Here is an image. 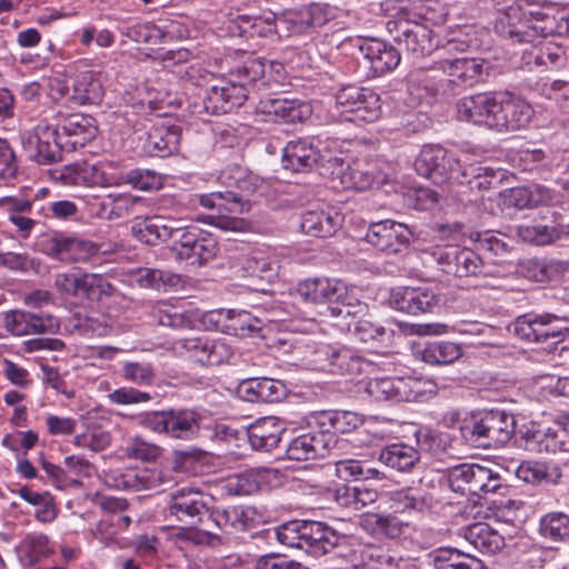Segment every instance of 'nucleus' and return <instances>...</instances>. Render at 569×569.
I'll return each mask as SVG.
<instances>
[{
	"mask_svg": "<svg viewBox=\"0 0 569 569\" xmlns=\"http://www.w3.org/2000/svg\"><path fill=\"white\" fill-rule=\"evenodd\" d=\"M338 9L326 2H311L283 11L277 16L271 10L258 14H238L229 27L232 34L253 39L270 38L281 32L307 34L328 24L337 18Z\"/></svg>",
	"mask_w": 569,
	"mask_h": 569,
	"instance_id": "nucleus-1",
	"label": "nucleus"
},
{
	"mask_svg": "<svg viewBox=\"0 0 569 569\" xmlns=\"http://www.w3.org/2000/svg\"><path fill=\"white\" fill-rule=\"evenodd\" d=\"M138 425L172 441H216L237 438L238 431L218 420L206 409L164 407L137 417Z\"/></svg>",
	"mask_w": 569,
	"mask_h": 569,
	"instance_id": "nucleus-2",
	"label": "nucleus"
},
{
	"mask_svg": "<svg viewBox=\"0 0 569 569\" xmlns=\"http://www.w3.org/2000/svg\"><path fill=\"white\" fill-rule=\"evenodd\" d=\"M173 221L154 216L132 227L133 236L148 246L171 241L170 251L174 259L189 266L202 267L212 261L219 252L214 234L198 227H176Z\"/></svg>",
	"mask_w": 569,
	"mask_h": 569,
	"instance_id": "nucleus-3",
	"label": "nucleus"
},
{
	"mask_svg": "<svg viewBox=\"0 0 569 569\" xmlns=\"http://www.w3.org/2000/svg\"><path fill=\"white\" fill-rule=\"evenodd\" d=\"M458 118L498 132L525 129L533 117L529 102L509 91H487L456 103Z\"/></svg>",
	"mask_w": 569,
	"mask_h": 569,
	"instance_id": "nucleus-4",
	"label": "nucleus"
},
{
	"mask_svg": "<svg viewBox=\"0 0 569 569\" xmlns=\"http://www.w3.org/2000/svg\"><path fill=\"white\" fill-rule=\"evenodd\" d=\"M283 71L280 62L268 61L263 58H249L242 64L232 69L228 81L210 87L202 99V110L207 114L217 116L231 112L241 107L251 92L266 87L270 73Z\"/></svg>",
	"mask_w": 569,
	"mask_h": 569,
	"instance_id": "nucleus-5",
	"label": "nucleus"
},
{
	"mask_svg": "<svg viewBox=\"0 0 569 569\" xmlns=\"http://www.w3.org/2000/svg\"><path fill=\"white\" fill-rule=\"evenodd\" d=\"M440 67L447 71V78L436 79L433 68L411 72L408 78L409 93L428 103L438 97L449 98L482 81L489 69L483 59L467 57L445 60Z\"/></svg>",
	"mask_w": 569,
	"mask_h": 569,
	"instance_id": "nucleus-6",
	"label": "nucleus"
},
{
	"mask_svg": "<svg viewBox=\"0 0 569 569\" xmlns=\"http://www.w3.org/2000/svg\"><path fill=\"white\" fill-rule=\"evenodd\" d=\"M515 416L503 409L491 408L472 411L460 427L462 439L479 449L507 445L516 433Z\"/></svg>",
	"mask_w": 569,
	"mask_h": 569,
	"instance_id": "nucleus-7",
	"label": "nucleus"
},
{
	"mask_svg": "<svg viewBox=\"0 0 569 569\" xmlns=\"http://www.w3.org/2000/svg\"><path fill=\"white\" fill-rule=\"evenodd\" d=\"M446 481L451 491L477 505L489 495L505 496L508 490L499 472L478 463H460L449 468Z\"/></svg>",
	"mask_w": 569,
	"mask_h": 569,
	"instance_id": "nucleus-8",
	"label": "nucleus"
},
{
	"mask_svg": "<svg viewBox=\"0 0 569 569\" xmlns=\"http://www.w3.org/2000/svg\"><path fill=\"white\" fill-rule=\"evenodd\" d=\"M400 52L413 61L430 56L440 46L439 37L426 23L412 20L409 13L399 12L397 18L387 22Z\"/></svg>",
	"mask_w": 569,
	"mask_h": 569,
	"instance_id": "nucleus-9",
	"label": "nucleus"
},
{
	"mask_svg": "<svg viewBox=\"0 0 569 569\" xmlns=\"http://www.w3.org/2000/svg\"><path fill=\"white\" fill-rule=\"evenodd\" d=\"M512 331L522 341L556 346L569 335V318L551 312H528L515 320Z\"/></svg>",
	"mask_w": 569,
	"mask_h": 569,
	"instance_id": "nucleus-10",
	"label": "nucleus"
},
{
	"mask_svg": "<svg viewBox=\"0 0 569 569\" xmlns=\"http://www.w3.org/2000/svg\"><path fill=\"white\" fill-rule=\"evenodd\" d=\"M212 496L193 487H182L168 496L166 517L189 526L208 522Z\"/></svg>",
	"mask_w": 569,
	"mask_h": 569,
	"instance_id": "nucleus-11",
	"label": "nucleus"
},
{
	"mask_svg": "<svg viewBox=\"0 0 569 569\" xmlns=\"http://www.w3.org/2000/svg\"><path fill=\"white\" fill-rule=\"evenodd\" d=\"M336 103L342 113H350L351 121L375 122L382 114L380 96L371 88L357 84L342 86L335 93Z\"/></svg>",
	"mask_w": 569,
	"mask_h": 569,
	"instance_id": "nucleus-12",
	"label": "nucleus"
},
{
	"mask_svg": "<svg viewBox=\"0 0 569 569\" xmlns=\"http://www.w3.org/2000/svg\"><path fill=\"white\" fill-rule=\"evenodd\" d=\"M37 248L43 254L62 262L83 261L99 252V246L92 241L58 232L40 236Z\"/></svg>",
	"mask_w": 569,
	"mask_h": 569,
	"instance_id": "nucleus-13",
	"label": "nucleus"
},
{
	"mask_svg": "<svg viewBox=\"0 0 569 569\" xmlns=\"http://www.w3.org/2000/svg\"><path fill=\"white\" fill-rule=\"evenodd\" d=\"M53 121L51 126L59 134L60 142L67 152L84 147L98 133L97 120L90 114L58 112Z\"/></svg>",
	"mask_w": 569,
	"mask_h": 569,
	"instance_id": "nucleus-14",
	"label": "nucleus"
},
{
	"mask_svg": "<svg viewBox=\"0 0 569 569\" xmlns=\"http://www.w3.org/2000/svg\"><path fill=\"white\" fill-rule=\"evenodd\" d=\"M54 283L60 292L90 301H101L116 292V287L98 273H60Z\"/></svg>",
	"mask_w": 569,
	"mask_h": 569,
	"instance_id": "nucleus-15",
	"label": "nucleus"
},
{
	"mask_svg": "<svg viewBox=\"0 0 569 569\" xmlns=\"http://www.w3.org/2000/svg\"><path fill=\"white\" fill-rule=\"evenodd\" d=\"M432 256L447 274L458 278L485 274L483 260L473 249L450 244L436 249Z\"/></svg>",
	"mask_w": 569,
	"mask_h": 569,
	"instance_id": "nucleus-16",
	"label": "nucleus"
},
{
	"mask_svg": "<svg viewBox=\"0 0 569 569\" xmlns=\"http://www.w3.org/2000/svg\"><path fill=\"white\" fill-rule=\"evenodd\" d=\"M440 293L437 288L420 287H397L390 292V306L400 312L419 316L433 313L440 306Z\"/></svg>",
	"mask_w": 569,
	"mask_h": 569,
	"instance_id": "nucleus-17",
	"label": "nucleus"
},
{
	"mask_svg": "<svg viewBox=\"0 0 569 569\" xmlns=\"http://www.w3.org/2000/svg\"><path fill=\"white\" fill-rule=\"evenodd\" d=\"M456 167V154L439 144L423 146L415 160L417 173L436 184L450 181Z\"/></svg>",
	"mask_w": 569,
	"mask_h": 569,
	"instance_id": "nucleus-18",
	"label": "nucleus"
},
{
	"mask_svg": "<svg viewBox=\"0 0 569 569\" xmlns=\"http://www.w3.org/2000/svg\"><path fill=\"white\" fill-rule=\"evenodd\" d=\"M214 316H218V318L224 317L228 321L223 326L226 331L239 338H264L266 331H269V326L274 321L270 317V312L260 309L254 311L230 309L217 313L211 312L208 315L210 321H213Z\"/></svg>",
	"mask_w": 569,
	"mask_h": 569,
	"instance_id": "nucleus-19",
	"label": "nucleus"
},
{
	"mask_svg": "<svg viewBox=\"0 0 569 569\" xmlns=\"http://www.w3.org/2000/svg\"><path fill=\"white\" fill-rule=\"evenodd\" d=\"M550 219L519 224L516 229L518 238L530 244L546 246L569 238V218L556 210H548Z\"/></svg>",
	"mask_w": 569,
	"mask_h": 569,
	"instance_id": "nucleus-20",
	"label": "nucleus"
},
{
	"mask_svg": "<svg viewBox=\"0 0 569 569\" xmlns=\"http://www.w3.org/2000/svg\"><path fill=\"white\" fill-rule=\"evenodd\" d=\"M336 447V440L330 432H323L317 426V421L309 425V430L303 432L287 445V458L296 461L322 459Z\"/></svg>",
	"mask_w": 569,
	"mask_h": 569,
	"instance_id": "nucleus-21",
	"label": "nucleus"
},
{
	"mask_svg": "<svg viewBox=\"0 0 569 569\" xmlns=\"http://www.w3.org/2000/svg\"><path fill=\"white\" fill-rule=\"evenodd\" d=\"M365 239L382 252L399 253L410 246L413 232L403 223L381 220L369 224Z\"/></svg>",
	"mask_w": 569,
	"mask_h": 569,
	"instance_id": "nucleus-22",
	"label": "nucleus"
},
{
	"mask_svg": "<svg viewBox=\"0 0 569 569\" xmlns=\"http://www.w3.org/2000/svg\"><path fill=\"white\" fill-rule=\"evenodd\" d=\"M305 537V551L312 557H321L348 545V536L326 521L306 519L302 530Z\"/></svg>",
	"mask_w": 569,
	"mask_h": 569,
	"instance_id": "nucleus-23",
	"label": "nucleus"
},
{
	"mask_svg": "<svg viewBox=\"0 0 569 569\" xmlns=\"http://www.w3.org/2000/svg\"><path fill=\"white\" fill-rule=\"evenodd\" d=\"M353 47L358 48L373 77L382 76L398 67L401 60L399 47H393L389 42L375 38L350 39Z\"/></svg>",
	"mask_w": 569,
	"mask_h": 569,
	"instance_id": "nucleus-24",
	"label": "nucleus"
},
{
	"mask_svg": "<svg viewBox=\"0 0 569 569\" xmlns=\"http://www.w3.org/2000/svg\"><path fill=\"white\" fill-rule=\"evenodd\" d=\"M4 328L14 336L56 333L60 322L43 311L10 310L4 313Z\"/></svg>",
	"mask_w": 569,
	"mask_h": 569,
	"instance_id": "nucleus-25",
	"label": "nucleus"
},
{
	"mask_svg": "<svg viewBox=\"0 0 569 569\" xmlns=\"http://www.w3.org/2000/svg\"><path fill=\"white\" fill-rule=\"evenodd\" d=\"M52 90L74 106L99 103L103 96L102 84L91 71L79 72L71 86L64 81H57Z\"/></svg>",
	"mask_w": 569,
	"mask_h": 569,
	"instance_id": "nucleus-26",
	"label": "nucleus"
},
{
	"mask_svg": "<svg viewBox=\"0 0 569 569\" xmlns=\"http://www.w3.org/2000/svg\"><path fill=\"white\" fill-rule=\"evenodd\" d=\"M257 112L278 123L305 122L312 114L311 106L297 99L263 98L257 104Z\"/></svg>",
	"mask_w": 569,
	"mask_h": 569,
	"instance_id": "nucleus-27",
	"label": "nucleus"
},
{
	"mask_svg": "<svg viewBox=\"0 0 569 569\" xmlns=\"http://www.w3.org/2000/svg\"><path fill=\"white\" fill-rule=\"evenodd\" d=\"M237 395L251 403H276L287 398L289 388L282 380L254 377L242 380L237 387Z\"/></svg>",
	"mask_w": 569,
	"mask_h": 569,
	"instance_id": "nucleus-28",
	"label": "nucleus"
},
{
	"mask_svg": "<svg viewBox=\"0 0 569 569\" xmlns=\"http://www.w3.org/2000/svg\"><path fill=\"white\" fill-rule=\"evenodd\" d=\"M321 160H325V156L312 141L297 139L287 142L282 149L281 167L291 173H308L319 166Z\"/></svg>",
	"mask_w": 569,
	"mask_h": 569,
	"instance_id": "nucleus-29",
	"label": "nucleus"
},
{
	"mask_svg": "<svg viewBox=\"0 0 569 569\" xmlns=\"http://www.w3.org/2000/svg\"><path fill=\"white\" fill-rule=\"evenodd\" d=\"M302 301L313 305H327L330 311L335 301L346 295V283L339 279L309 278L300 281L296 289Z\"/></svg>",
	"mask_w": 569,
	"mask_h": 569,
	"instance_id": "nucleus-30",
	"label": "nucleus"
},
{
	"mask_svg": "<svg viewBox=\"0 0 569 569\" xmlns=\"http://www.w3.org/2000/svg\"><path fill=\"white\" fill-rule=\"evenodd\" d=\"M532 4L509 6L498 18L495 29L499 36L510 39L512 42L531 43L532 32L530 31V16L522 13L531 12Z\"/></svg>",
	"mask_w": 569,
	"mask_h": 569,
	"instance_id": "nucleus-31",
	"label": "nucleus"
},
{
	"mask_svg": "<svg viewBox=\"0 0 569 569\" xmlns=\"http://www.w3.org/2000/svg\"><path fill=\"white\" fill-rule=\"evenodd\" d=\"M181 137L182 128L180 126H153L141 139V148L146 156L168 158L178 153Z\"/></svg>",
	"mask_w": 569,
	"mask_h": 569,
	"instance_id": "nucleus-32",
	"label": "nucleus"
},
{
	"mask_svg": "<svg viewBox=\"0 0 569 569\" xmlns=\"http://www.w3.org/2000/svg\"><path fill=\"white\" fill-rule=\"evenodd\" d=\"M503 178L501 170H495L483 167L480 163L461 164L457 158V167L450 181H455L460 186H466L470 191H486L497 188Z\"/></svg>",
	"mask_w": 569,
	"mask_h": 569,
	"instance_id": "nucleus-33",
	"label": "nucleus"
},
{
	"mask_svg": "<svg viewBox=\"0 0 569 569\" xmlns=\"http://www.w3.org/2000/svg\"><path fill=\"white\" fill-rule=\"evenodd\" d=\"M523 14L531 17L532 40L536 36L543 38L569 36V13L558 12L549 6L532 4L531 12Z\"/></svg>",
	"mask_w": 569,
	"mask_h": 569,
	"instance_id": "nucleus-34",
	"label": "nucleus"
},
{
	"mask_svg": "<svg viewBox=\"0 0 569 569\" xmlns=\"http://www.w3.org/2000/svg\"><path fill=\"white\" fill-rule=\"evenodd\" d=\"M343 217L335 208L306 210L300 216V230L315 238H328L342 227Z\"/></svg>",
	"mask_w": 569,
	"mask_h": 569,
	"instance_id": "nucleus-35",
	"label": "nucleus"
},
{
	"mask_svg": "<svg viewBox=\"0 0 569 569\" xmlns=\"http://www.w3.org/2000/svg\"><path fill=\"white\" fill-rule=\"evenodd\" d=\"M33 149L31 157L39 164H51L62 160L64 146L60 142L59 134L53 127H38L34 134L28 141Z\"/></svg>",
	"mask_w": 569,
	"mask_h": 569,
	"instance_id": "nucleus-36",
	"label": "nucleus"
},
{
	"mask_svg": "<svg viewBox=\"0 0 569 569\" xmlns=\"http://www.w3.org/2000/svg\"><path fill=\"white\" fill-rule=\"evenodd\" d=\"M284 428L274 417L258 419L247 428L248 441L253 450L269 452L281 441Z\"/></svg>",
	"mask_w": 569,
	"mask_h": 569,
	"instance_id": "nucleus-37",
	"label": "nucleus"
},
{
	"mask_svg": "<svg viewBox=\"0 0 569 569\" xmlns=\"http://www.w3.org/2000/svg\"><path fill=\"white\" fill-rule=\"evenodd\" d=\"M378 460L398 472H410L420 462V452L405 442L386 445L377 452Z\"/></svg>",
	"mask_w": 569,
	"mask_h": 569,
	"instance_id": "nucleus-38",
	"label": "nucleus"
},
{
	"mask_svg": "<svg viewBox=\"0 0 569 569\" xmlns=\"http://www.w3.org/2000/svg\"><path fill=\"white\" fill-rule=\"evenodd\" d=\"M361 528L377 539H396L402 533L407 523L392 513L367 512L361 516Z\"/></svg>",
	"mask_w": 569,
	"mask_h": 569,
	"instance_id": "nucleus-39",
	"label": "nucleus"
},
{
	"mask_svg": "<svg viewBox=\"0 0 569 569\" xmlns=\"http://www.w3.org/2000/svg\"><path fill=\"white\" fill-rule=\"evenodd\" d=\"M390 501L401 512H425L432 506L431 493L420 486H408L391 491Z\"/></svg>",
	"mask_w": 569,
	"mask_h": 569,
	"instance_id": "nucleus-40",
	"label": "nucleus"
},
{
	"mask_svg": "<svg viewBox=\"0 0 569 569\" xmlns=\"http://www.w3.org/2000/svg\"><path fill=\"white\" fill-rule=\"evenodd\" d=\"M315 419L317 426L323 432H330L336 442L338 441L337 433L352 432L363 423L358 413L345 410L322 411Z\"/></svg>",
	"mask_w": 569,
	"mask_h": 569,
	"instance_id": "nucleus-41",
	"label": "nucleus"
},
{
	"mask_svg": "<svg viewBox=\"0 0 569 569\" xmlns=\"http://www.w3.org/2000/svg\"><path fill=\"white\" fill-rule=\"evenodd\" d=\"M469 239L475 244V249L483 253L493 262L501 261L510 250L505 236L495 230H475L470 231Z\"/></svg>",
	"mask_w": 569,
	"mask_h": 569,
	"instance_id": "nucleus-42",
	"label": "nucleus"
},
{
	"mask_svg": "<svg viewBox=\"0 0 569 569\" xmlns=\"http://www.w3.org/2000/svg\"><path fill=\"white\" fill-rule=\"evenodd\" d=\"M20 562L31 567L54 552L49 537L44 533H29L17 547Z\"/></svg>",
	"mask_w": 569,
	"mask_h": 569,
	"instance_id": "nucleus-43",
	"label": "nucleus"
},
{
	"mask_svg": "<svg viewBox=\"0 0 569 569\" xmlns=\"http://www.w3.org/2000/svg\"><path fill=\"white\" fill-rule=\"evenodd\" d=\"M465 538L482 553H495L505 546L503 537L486 522L467 527Z\"/></svg>",
	"mask_w": 569,
	"mask_h": 569,
	"instance_id": "nucleus-44",
	"label": "nucleus"
},
{
	"mask_svg": "<svg viewBox=\"0 0 569 569\" xmlns=\"http://www.w3.org/2000/svg\"><path fill=\"white\" fill-rule=\"evenodd\" d=\"M253 520L241 506L228 507L226 509H210L208 522H212L218 529L232 533L244 531Z\"/></svg>",
	"mask_w": 569,
	"mask_h": 569,
	"instance_id": "nucleus-45",
	"label": "nucleus"
},
{
	"mask_svg": "<svg viewBox=\"0 0 569 569\" xmlns=\"http://www.w3.org/2000/svg\"><path fill=\"white\" fill-rule=\"evenodd\" d=\"M419 355L427 365L446 366L457 361L462 356V350L458 343L435 340L426 342Z\"/></svg>",
	"mask_w": 569,
	"mask_h": 569,
	"instance_id": "nucleus-46",
	"label": "nucleus"
},
{
	"mask_svg": "<svg viewBox=\"0 0 569 569\" xmlns=\"http://www.w3.org/2000/svg\"><path fill=\"white\" fill-rule=\"evenodd\" d=\"M551 191L543 186L518 187L509 190L505 202L516 209L535 208L551 201Z\"/></svg>",
	"mask_w": 569,
	"mask_h": 569,
	"instance_id": "nucleus-47",
	"label": "nucleus"
},
{
	"mask_svg": "<svg viewBox=\"0 0 569 569\" xmlns=\"http://www.w3.org/2000/svg\"><path fill=\"white\" fill-rule=\"evenodd\" d=\"M336 473L343 481L383 480L386 473L367 460L343 459L336 462Z\"/></svg>",
	"mask_w": 569,
	"mask_h": 569,
	"instance_id": "nucleus-48",
	"label": "nucleus"
},
{
	"mask_svg": "<svg viewBox=\"0 0 569 569\" xmlns=\"http://www.w3.org/2000/svg\"><path fill=\"white\" fill-rule=\"evenodd\" d=\"M305 527L306 519H295L267 529L263 531V535L267 540L274 539L282 546L305 550V537L302 533Z\"/></svg>",
	"mask_w": 569,
	"mask_h": 569,
	"instance_id": "nucleus-49",
	"label": "nucleus"
},
{
	"mask_svg": "<svg viewBox=\"0 0 569 569\" xmlns=\"http://www.w3.org/2000/svg\"><path fill=\"white\" fill-rule=\"evenodd\" d=\"M345 325L348 332L363 343H383L391 337L392 332L382 325L373 322L366 317L353 322H346Z\"/></svg>",
	"mask_w": 569,
	"mask_h": 569,
	"instance_id": "nucleus-50",
	"label": "nucleus"
},
{
	"mask_svg": "<svg viewBox=\"0 0 569 569\" xmlns=\"http://www.w3.org/2000/svg\"><path fill=\"white\" fill-rule=\"evenodd\" d=\"M199 202L208 209H218L220 213H243L247 202L234 192L214 191L201 194Z\"/></svg>",
	"mask_w": 569,
	"mask_h": 569,
	"instance_id": "nucleus-51",
	"label": "nucleus"
},
{
	"mask_svg": "<svg viewBox=\"0 0 569 569\" xmlns=\"http://www.w3.org/2000/svg\"><path fill=\"white\" fill-rule=\"evenodd\" d=\"M539 535L551 541L569 539V515L560 511L548 512L539 520Z\"/></svg>",
	"mask_w": 569,
	"mask_h": 569,
	"instance_id": "nucleus-52",
	"label": "nucleus"
},
{
	"mask_svg": "<svg viewBox=\"0 0 569 569\" xmlns=\"http://www.w3.org/2000/svg\"><path fill=\"white\" fill-rule=\"evenodd\" d=\"M472 556L452 547H440L427 555L428 565L432 569H465Z\"/></svg>",
	"mask_w": 569,
	"mask_h": 569,
	"instance_id": "nucleus-53",
	"label": "nucleus"
},
{
	"mask_svg": "<svg viewBox=\"0 0 569 569\" xmlns=\"http://www.w3.org/2000/svg\"><path fill=\"white\" fill-rule=\"evenodd\" d=\"M240 264L242 277L258 278L271 282L278 276L277 263L263 256H244Z\"/></svg>",
	"mask_w": 569,
	"mask_h": 569,
	"instance_id": "nucleus-54",
	"label": "nucleus"
},
{
	"mask_svg": "<svg viewBox=\"0 0 569 569\" xmlns=\"http://www.w3.org/2000/svg\"><path fill=\"white\" fill-rule=\"evenodd\" d=\"M363 369V360L356 350L336 343L335 358L331 365V372L341 375H359Z\"/></svg>",
	"mask_w": 569,
	"mask_h": 569,
	"instance_id": "nucleus-55",
	"label": "nucleus"
},
{
	"mask_svg": "<svg viewBox=\"0 0 569 569\" xmlns=\"http://www.w3.org/2000/svg\"><path fill=\"white\" fill-rule=\"evenodd\" d=\"M330 312L333 317H341L345 320L350 319L349 322H353L368 316L369 306L360 301L353 295H350L346 287V295H342V298L335 301Z\"/></svg>",
	"mask_w": 569,
	"mask_h": 569,
	"instance_id": "nucleus-56",
	"label": "nucleus"
},
{
	"mask_svg": "<svg viewBox=\"0 0 569 569\" xmlns=\"http://www.w3.org/2000/svg\"><path fill=\"white\" fill-rule=\"evenodd\" d=\"M523 59H527L526 63L528 66L533 60L538 67L545 66L556 69L565 67L567 61L565 50L559 46L551 44L533 48L530 52L525 51Z\"/></svg>",
	"mask_w": 569,
	"mask_h": 569,
	"instance_id": "nucleus-57",
	"label": "nucleus"
},
{
	"mask_svg": "<svg viewBox=\"0 0 569 569\" xmlns=\"http://www.w3.org/2000/svg\"><path fill=\"white\" fill-rule=\"evenodd\" d=\"M521 270L526 278L546 282L558 277V266L552 260L546 258H531L521 263Z\"/></svg>",
	"mask_w": 569,
	"mask_h": 569,
	"instance_id": "nucleus-58",
	"label": "nucleus"
},
{
	"mask_svg": "<svg viewBox=\"0 0 569 569\" xmlns=\"http://www.w3.org/2000/svg\"><path fill=\"white\" fill-rule=\"evenodd\" d=\"M121 377L138 386H151L156 380V370L149 362L128 361L122 365Z\"/></svg>",
	"mask_w": 569,
	"mask_h": 569,
	"instance_id": "nucleus-59",
	"label": "nucleus"
},
{
	"mask_svg": "<svg viewBox=\"0 0 569 569\" xmlns=\"http://www.w3.org/2000/svg\"><path fill=\"white\" fill-rule=\"evenodd\" d=\"M423 381L412 377H395V402L419 401L425 396Z\"/></svg>",
	"mask_w": 569,
	"mask_h": 569,
	"instance_id": "nucleus-60",
	"label": "nucleus"
},
{
	"mask_svg": "<svg viewBox=\"0 0 569 569\" xmlns=\"http://www.w3.org/2000/svg\"><path fill=\"white\" fill-rule=\"evenodd\" d=\"M272 472L273 470L268 468H256L241 472L238 476V493L251 495L259 491L267 483Z\"/></svg>",
	"mask_w": 569,
	"mask_h": 569,
	"instance_id": "nucleus-61",
	"label": "nucleus"
},
{
	"mask_svg": "<svg viewBox=\"0 0 569 569\" xmlns=\"http://www.w3.org/2000/svg\"><path fill=\"white\" fill-rule=\"evenodd\" d=\"M204 456L206 451L198 447L174 450L171 461L172 470L181 473L196 472L197 466L201 462Z\"/></svg>",
	"mask_w": 569,
	"mask_h": 569,
	"instance_id": "nucleus-62",
	"label": "nucleus"
},
{
	"mask_svg": "<svg viewBox=\"0 0 569 569\" xmlns=\"http://www.w3.org/2000/svg\"><path fill=\"white\" fill-rule=\"evenodd\" d=\"M341 182L347 188L365 191L372 187L375 182V176L371 171L362 169L358 164L353 167L348 164L346 170L341 172Z\"/></svg>",
	"mask_w": 569,
	"mask_h": 569,
	"instance_id": "nucleus-63",
	"label": "nucleus"
},
{
	"mask_svg": "<svg viewBox=\"0 0 569 569\" xmlns=\"http://www.w3.org/2000/svg\"><path fill=\"white\" fill-rule=\"evenodd\" d=\"M254 569H309L301 562L289 559L276 552H269L257 558Z\"/></svg>",
	"mask_w": 569,
	"mask_h": 569,
	"instance_id": "nucleus-64",
	"label": "nucleus"
}]
</instances>
